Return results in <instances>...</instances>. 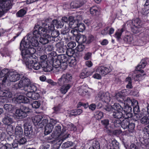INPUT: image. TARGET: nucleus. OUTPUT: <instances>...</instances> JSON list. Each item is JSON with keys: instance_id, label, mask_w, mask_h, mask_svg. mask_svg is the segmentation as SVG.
<instances>
[{"instance_id": "1", "label": "nucleus", "mask_w": 149, "mask_h": 149, "mask_svg": "<svg viewBox=\"0 0 149 149\" xmlns=\"http://www.w3.org/2000/svg\"><path fill=\"white\" fill-rule=\"evenodd\" d=\"M48 29H45L44 27L36 25L34 27L33 34L29 33L26 36V39L24 41L23 46L24 47L28 48L31 45L34 47L38 50H40L42 47L39 44L38 39L40 37L39 42L43 45L47 43L49 41V38L50 36L47 33Z\"/></svg>"}, {"instance_id": "2", "label": "nucleus", "mask_w": 149, "mask_h": 149, "mask_svg": "<svg viewBox=\"0 0 149 149\" xmlns=\"http://www.w3.org/2000/svg\"><path fill=\"white\" fill-rule=\"evenodd\" d=\"M26 37L23 39L20 43V49L22 50L21 54L22 58L25 62V64H28V62L30 61L31 57L34 58V55H33L36 52V50L32 47H31V44L30 46L28 48L24 47L23 46L24 41H25Z\"/></svg>"}, {"instance_id": "3", "label": "nucleus", "mask_w": 149, "mask_h": 149, "mask_svg": "<svg viewBox=\"0 0 149 149\" xmlns=\"http://www.w3.org/2000/svg\"><path fill=\"white\" fill-rule=\"evenodd\" d=\"M67 57L65 54H61L58 55L57 59L53 62L52 67V71L56 72L59 71L61 68L63 69L66 68Z\"/></svg>"}, {"instance_id": "4", "label": "nucleus", "mask_w": 149, "mask_h": 149, "mask_svg": "<svg viewBox=\"0 0 149 149\" xmlns=\"http://www.w3.org/2000/svg\"><path fill=\"white\" fill-rule=\"evenodd\" d=\"M63 22L56 19L53 20L52 23L46 22L42 24V27H44L45 29H48L49 31L53 30L54 29V26L57 28H61L63 26Z\"/></svg>"}, {"instance_id": "5", "label": "nucleus", "mask_w": 149, "mask_h": 149, "mask_svg": "<svg viewBox=\"0 0 149 149\" xmlns=\"http://www.w3.org/2000/svg\"><path fill=\"white\" fill-rule=\"evenodd\" d=\"M127 25L131 28L133 33H135L139 32L137 29L141 27L142 25L141 21L138 18L134 19L132 21H127Z\"/></svg>"}, {"instance_id": "6", "label": "nucleus", "mask_w": 149, "mask_h": 149, "mask_svg": "<svg viewBox=\"0 0 149 149\" xmlns=\"http://www.w3.org/2000/svg\"><path fill=\"white\" fill-rule=\"evenodd\" d=\"M21 77L20 75L16 72H10L7 77H6L2 82V85H5L10 82H15L19 80Z\"/></svg>"}, {"instance_id": "7", "label": "nucleus", "mask_w": 149, "mask_h": 149, "mask_svg": "<svg viewBox=\"0 0 149 149\" xmlns=\"http://www.w3.org/2000/svg\"><path fill=\"white\" fill-rule=\"evenodd\" d=\"M12 0H1V16L11 8Z\"/></svg>"}, {"instance_id": "8", "label": "nucleus", "mask_w": 149, "mask_h": 149, "mask_svg": "<svg viewBox=\"0 0 149 149\" xmlns=\"http://www.w3.org/2000/svg\"><path fill=\"white\" fill-rule=\"evenodd\" d=\"M73 19L74 18L72 17H70L69 19L70 27L71 29H75L77 27L79 32L83 31L85 29L84 24L83 23H79V22L76 21L73 22L72 21Z\"/></svg>"}, {"instance_id": "9", "label": "nucleus", "mask_w": 149, "mask_h": 149, "mask_svg": "<svg viewBox=\"0 0 149 149\" xmlns=\"http://www.w3.org/2000/svg\"><path fill=\"white\" fill-rule=\"evenodd\" d=\"M30 61L26 64V67L30 69L32 68L36 70H38L41 68H42L41 63L37 62H34L36 61V59L34 58L31 57L30 58Z\"/></svg>"}, {"instance_id": "10", "label": "nucleus", "mask_w": 149, "mask_h": 149, "mask_svg": "<svg viewBox=\"0 0 149 149\" xmlns=\"http://www.w3.org/2000/svg\"><path fill=\"white\" fill-rule=\"evenodd\" d=\"M30 111L28 107L24 106H22L20 109H17L15 112L16 116L19 119L25 118L27 116V113Z\"/></svg>"}, {"instance_id": "11", "label": "nucleus", "mask_w": 149, "mask_h": 149, "mask_svg": "<svg viewBox=\"0 0 149 149\" xmlns=\"http://www.w3.org/2000/svg\"><path fill=\"white\" fill-rule=\"evenodd\" d=\"M47 56L45 55L41 56L40 57V59L41 60L40 63H41L42 70L43 71L45 72H50L52 71V67L47 64Z\"/></svg>"}, {"instance_id": "12", "label": "nucleus", "mask_w": 149, "mask_h": 149, "mask_svg": "<svg viewBox=\"0 0 149 149\" xmlns=\"http://www.w3.org/2000/svg\"><path fill=\"white\" fill-rule=\"evenodd\" d=\"M72 79L71 74H63L58 80V83L60 85L69 83Z\"/></svg>"}, {"instance_id": "13", "label": "nucleus", "mask_w": 149, "mask_h": 149, "mask_svg": "<svg viewBox=\"0 0 149 149\" xmlns=\"http://www.w3.org/2000/svg\"><path fill=\"white\" fill-rule=\"evenodd\" d=\"M69 135V134H67L65 132V129L63 128V129L62 132H61V134L59 136H57L60 140H57V142L56 144L58 145L57 149H58L59 148L63 141L68 138Z\"/></svg>"}, {"instance_id": "14", "label": "nucleus", "mask_w": 149, "mask_h": 149, "mask_svg": "<svg viewBox=\"0 0 149 149\" xmlns=\"http://www.w3.org/2000/svg\"><path fill=\"white\" fill-rule=\"evenodd\" d=\"M57 121L54 119H51L49 123L45 126V134L47 135L51 133L53 129V125L57 123Z\"/></svg>"}, {"instance_id": "15", "label": "nucleus", "mask_w": 149, "mask_h": 149, "mask_svg": "<svg viewBox=\"0 0 149 149\" xmlns=\"http://www.w3.org/2000/svg\"><path fill=\"white\" fill-rule=\"evenodd\" d=\"M112 70L110 67L107 68L105 67L101 66L98 67L96 70V72L99 73L101 75L103 76L109 73Z\"/></svg>"}, {"instance_id": "16", "label": "nucleus", "mask_w": 149, "mask_h": 149, "mask_svg": "<svg viewBox=\"0 0 149 149\" xmlns=\"http://www.w3.org/2000/svg\"><path fill=\"white\" fill-rule=\"evenodd\" d=\"M24 125L25 135L29 137H31L33 133V129L31 126L27 124H24Z\"/></svg>"}, {"instance_id": "17", "label": "nucleus", "mask_w": 149, "mask_h": 149, "mask_svg": "<svg viewBox=\"0 0 149 149\" xmlns=\"http://www.w3.org/2000/svg\"><path fill=\"white\" fill-rule=\"evenodd\" d=\"M15 100L18 103H26L30 102V99L22 95L18 96L15 99Z\"/></svg>"}, {"instance_id": "18", "label": "nucleus", "mask_w": 149, "mask_h": 149, "mask_svg": "<svg viewBox=\"0 0 149 149\" xmlns=\"http://www.w3.org/2000/svg\"><path fill=\"white\" fill-rule=\"evenodd\" d=\"M86 2L85 0L84 1H76L72 2L70 4L71 8H77L81 6Z\"/></svg>"}, {"instance_id": "19", "label": "nucleus", "mask_w": 149, "mask_h": 149, "mask_svg": "<svg viewBox=\"0 0 149 149\" xmlns=\"http://www.w3.org/2000/svg\"><path fill=\"white\" fill-rule=\"evenodd\" d=\"M131 100L129 97H127L125 100H124V105L123 106H124V110L125 111H126L127 109L129 111H131Z\"/></svg>"}, {"instance_id": "20", "label": "nucleus", "mask_w": 149, "mask_h": 149, "mask_svg": "<svg viewBox=\"0 0 149 149\" xmlns=\"http://www.w3.org/2000/svg\"><path fill=\"white\" fill-rule=\"evenodd\" d=\"M84 12H79L77 13L74 17L71 16L74 18V19L72 20V22L76 21L79 22V21H81L84 18Z\"/></svg>"}, {"instance_id": "21", "label": "nucleus", "mask_w": 149, "mask_h": 149, "mask_svg": "<svg viewBox=\"0 0 149 149\" xmlns=\"http://www.w3.org/2000/svg\"><path fill=\"white\" fill-rule=\"evenodd\" d=\"M23 134V130L21 127L17 126L15 129V135L18 139L21 137Z\"/></svg>"}, {"instance_id": "22", "label": "nucleus", "mask_w": 149, "mask_h": 149, "mask_svg": "<svg viewBox=\"0 0 149 149\" xmlns=\"http://www.w3.org/2000/svg\"><path fill=\"white\" fill-rule=\"evenodd\" d=\"M43 116L42 115H38L34 116L32 118L33 123L35 125H39V123L43 118Z\"/></svg>"}, {"instance_id": "23", "label": "nucleus", "mask_w": 149, "mask_h": 149, "mask_svg": "<svg viewBox=\"0 0 149 149\" xmlns=\"http://www.w3.org/2000/svg\"><path fill=\"white\" fill-rule=\"evenodd\" d=\"M146 62L144 60H142L139 64L137 66L136 70L140 71L143 73L144 71L143 70H140L141 69L144 68L146 65Z\"/></svg>"}, {"instance_id": "24", "label": "nucleus", "mask_w": 149, "mask_h": 149, "mask_svg": "<svg viewBox=\"0 0 149 149\" xmlns=\"http://www.w3.org/2000/svg\"><path fill=\"white\" fill-rule=\"evenodd\" d=\"M71 87V85L70 84L63 85L60 88V91L62 94H65L67 92L68 90Z\"/></svg>"}, {"instance_id": "25", "label": "nucleus", "mask_w": 149, "mask_h": 149, "mask_svg": "<svg viewBox=\"0 0 149 149\" xmlns=\"http://www.w3.org/2000/svg\"><path fill=\"white\" fill-rule=\"evenodd\" d=\"M123 40L126 43L130 44L132 43L133 40V38L130 34L126 35L123 38Z\"/></svg>"}, {"instance_id": "26", "label": "nucleus", "mask_w": 149, "mask_h": 149, "mask_svg": "<svg viewBox=\"0 0 149 149\" xmlns=\"http://www.w3.org/2000/svg\"><path fill=\"white\" fill-rule=\"evenodd\" d=\"M100 11V8L96 6H92L90 10L91 14L94 15L98 14Z\"/></svg>"}, {"instance_id": "27", "label": "nucleus", "mask_w": 149, "mask_h": 149, "mask_svg": "<svg viewBox=\"0 0 149 149\" xmlns=\"http://www.w3.org/2000/svg\"><path fill=\"white\" fill-rule=\"evenodd\" d=\"M124 92H118L116 93L113 97V99H116L118 101H123L124 100V97L123 93Z\"/></svg>"}, {"instance_id": "28", "label": "nucleus", "mask_w": 149, "mask_h": 149, "mask_svg": "<svg viewBox=\"0 0 149 149\" xmlns=\"http://www.w3.org/2000/svg\"><path fill=\"white\" fill-rule=\"evenodd\" d=\"M1 97L10 98L12 97V93L7 90H3L1 91Z\"/></svg>"}, {"instance_id": "29", "label": "nucleus", "mask_w": 149, "mask_h": 149, "mask_svg": "<svg viewBox=\"0 0 149 149\" xmlns=\"http://www.w3.org/2000/svg\"><path fill=\"white\" fill-rule=\"evenodd\" d=\"M86 37L83 35L77 36L76 38L77 41L80 43H84L86 41Z\"/></svg>"}, {"instance_id": "30", "label": "nucleus", "mask_w": 149, "mask_h": 149, "mask_svg": "<svg viewBox=\"0 0 149 149\" xmlns=\"http://www.w3.org/2000/svg\"><path fill=\"white\" fill-rule=\"evenodd\" d=\"M10 72L8 69L4 68L1 71V77H4L3 79H4L6 77H8Z\"/></svg>"}, {"instance_id": "31", "label": "nucleus", "mask_w": 149, "mask_h": 149, "mask_svg": "<svg viewBox=\"0 0 149 149\" xmlns=\"http://www.w3.org/2000/svg\"><path fill=\"white\" fill-rule=\"evenodd\" d=\"M3 123L6 125H9L13 122V120L11 118L8 116H6L2 120Z\"/></svg>"}, {"instance_id": "32", "label": "nucleus", "mask_w": 149, "mask_h": 149, "mask_svg": "<svg viewBox=\"0 0 149 149\" xmlns=\"http://www.w3.org/2000/svg\"><path fill=\"white\" fill-rule=\"evenodd\" d=\"M54 136L56 137L59 136L61 133V127L60 126H56L55 128L54 131Z\"/></svg>"}, {"instance_id": "33", "label": "nucleus", "mask_w": 149, "mask_h": 149, "mask_svg": "<svg viewBox=\"0 0 149 149\" xmlns=\"http://www.w3.org/2000/svg\"><path fill=\"white\" fill-rule=\"evenodd\" d=\"M20 75L22 77L21 79H22V81L24 83L25 86H26L27 87V86L30 84V79L26 76H23L22 75Z\"/></svg>"}, {"instance_id": "34", "label": "nucleus", "mask_w": 149, "mask_h": 149, "mask_svg": "<svg viewBox=\"0 0 149 149\" xmlns=\"http://www.w3.org/2000/svg\"><path fill=\"white\" fill-rule=\"evenodd\" d=\"M125 113L123 115V118H125V119L128 120L131 118L132 116V113H130L131 111H129L127 109L126 111L124 110Z\"/></svg>"}, {"instance_id": "35", "label": "nucleus", "mask_w": 149, "mask_h": 149, "mask_svg": "<svg viewBox=\"0 0 149 149\" xmlns=\"http://www.w3.org/2000/svg\"><path fill=\"white\" fill-rule=\"evenodd\" d=\"M105 95L104 97V99L103 101L105 102L106 103H108L110 102L111 100V95L108 92H105Z\"/></svg>"}, {"instance_id": "36", "label": "nucleus", "mask_w": 149, "mask_h": 149, "mask_svg": "<svg viewBox=\"0 0 149 149\" xmlns=\"http://www.w3.org/2000/svg\"><path fill=\"white\" fill-rule=\"evenodd\" d=\"M129 123L128 120L124 119L121 123L120 125L123 129H125L127 128Z\"/></svg>"}, {"instance_id": "37", "label": "nucleus", "mask_w": 149, "mask_h": 149, "mask_svg": "<svg viewBox=\"0 0 149 149\" xmlns=\"http://www.w3.org/2000/svg\"><path fill=\"white\" fill-rule=\"evenodd\" d=\"M113 115L114 118L119 119L122 117L123 116V113L120 111H114Z\"/></svg>"}, {"instance_id": "38", "label": "nucleus", "mask_w": 149, "mask_h": 149, "mask_svg": "<svg viewBox=\"0 0 149 149\" xmlns=\"http://www.w3.org/2000/svg\"><path fill=\"white\" fill-rule=\"evenodd\" d=\"M105 92L102 91H100L98 93L96 97V98L99 100H101L103 101L104 97L105 95Z\"/></svg>"}, {"instance_id": "39", "label": "nucleus", "mask_w": 149, "mask_h": 149, "mask_svg": "<svg viewBox=\"0 0 149 149\" xmlns=\"http://www.w3.org/2000/svg\"><path fill=\"white\" fill-rule=\"evenodd\" d=\"M121 122L119 119L114 118L113 120L112 125L115 127H119L120 125Z\"/></svg>"}, {"instance_id": "40", "label": "nucleus", "mask_w": 149, "mask_h": 149, "mask_svg": "<svg viewBox=\"0 0 149 149\" xmlns=\"http://www.w3.org/2000/svg\"><path fill=\"white\" fill-rule=\"evenodd\" d=\"M124 29L123 28L118 29L117 31L116 32L115 34V37L118 40H119L120 38L122 33Z\"/></svg>"}, {"instance_id": "41", "label": "nucleus", "mask_w": 149, "mask_h": 149, "mask_svg": "<svg viewBox=\"0 0 149 149\" xmlns=\"http://www.w3.org/2000/svg\"><path fill=\"white\" fill-rule=\"evenodd\" d=\"M113 109L115 111H120L123 109V107L119 104L115 103L112 106Z\"/></svg>"}, {"instance_id": "42", "label": "nucleus", "mask_w": 149, "mask_h": 149, "mask_svg": "<svg viewBox=\"0 0 149 149\" xmlns=\"http://www.w3.org/2000/svg\"><path fill=\"white\" fill-rule=\"evenodd\" d=\"M140 122L143 125H147L149 124V118L147 116H144L141 119Z\"/></svg>"}, {"instance_id": "43", "label": "nucleus", "mask_w": 149, "mask_h": 149, "mask_svg": "<svg viewBox=\"0 0 149 149\" xmlns=\"http://www.w3.org/2000/svg\"><path fill=\"white\" fill-rule=\"evenodd\" d=\"M125 81L128 83L126 85V87L127 88H132V85L131 78L130 77H127L125 80Z\"/></svg>"}, {"instance_id": "44", "label": "nucleus", "mask_w": 149, "mask_h": 149, "mask_svg": "<svg viewBox=\"0 0 149 149\" xmlns=\"http://www.w3.org/2000/svg\"><path fill=\"white\" fill-rule=\"evenodd\" d=\"M27 90H29L30 91L34 92L37 90V88L36 86L33 84H30L27 86Z\"/></svg>"}, {"instance_id": "45", "label": "nucleus", "mask_w": 149, "mask_h": 149, "mask_svg": "<svg viewBox=\"0 0 149 149\" xmlns=\"http://www.w3.org/2000/svg\"><path fill=\"white\" fill-rule=\"evenodd\" d=\"M142 116L143 114L140 113H134L133 116V119L135 121L137 120L141 117Z\"/></svg>"}, {"instance_id": "46", "label": "nucleus", "mask_w": 149, "mask_h": 149, "mask_svg": "<svg viewBox=\"0 0 149 149\" xmlns=\"http://www.w3.org/2000/svg\"><path fill=\"white\" fill-rule=\"evenodd\" d=\"M4 109L8 111H12L13 109L14 106L11 104H6L4 106Z\"/></svg>"}, {"instance_id": "47", "label": "nucleus", "mask_w": 149, "mask_h": 149, "mask_svg": "<svg viewBox=\"0 0 149 149\" xmlns=\"http://www.w3.org/2000/svg\"><path fill=\"white\" fill-rule=\"evenodd\" d=\"M7 131L8 134L11 135L13 133L14 128L13 126L11 125H8L7 128Z\"/></svg>"}, {"instance_id": "48", "label": "nucleus", "mask_w": 149, "mask_h": 149, "mask_svg": "<svg viewBox=\"0 0 149 149\" xmlns=\"http://www.w3.org/2000/svg\"><path fill=\"white\" fill-rule=\"evenodd\" d=\"M145 74H138L136 75H135V74H134L133 75H132V74H130L129 75V76H130V77H131L132 76H134V77H132V78H133L134 79L135 81H139L141 79V78L142 76H143V75H144Z\"/></svg>"}, {"instance_id": "49", "label": "nucleus", "mask_w": 149, "mask_h": 149, "mask_svg": "<svg viewBox=\"0 0 149 149\" xmlns=\"http://www.w3.org/2000/svg\"><path fill=\"white\" fill-rule=\"evenodd\" d=\"M74 53V51L71 49H68L66 51L67 55L70 57H72L73 56Z\"/></svg>"}, {"instance_id": "50", "label": "nucleus", "mask_w": 149, "mask_h": 149, "mask_svg": "<svg viewBox=\"0 0 149 149\" xmlns=\"http://www.w3.org/2000/svg\"><path fill=\"white\" fill-rule=\"evenodd\" d=\"M26 11L23 9L20 10L17 13V15L18 17H22L24 16L26 13Z\"/></svg>"}, {"instance_id": "51", "label": "nucleus", "mask_w": 149, "mask_h": 149, "mask_svg": "<svg viewBox=\"0 0 149 149\" xmlns=\"http://www.w3.org/2000/svg\"><path fill=\"white\" fill-rule=\"evenodd\" d=\"M61 43H58L56 45L57 47V50L60 53H63L65 51V49H64L62 46H60Z\"/></svg>"}, {"instance_id": "52", "label": "nucleus", "mask_w": 149, "mask_h": 149, "mask_svg": "<svg viewBox=\"0 0 149 149\" xmlns=\"http://www.w3.org/2000/svg\"><path fill=\"white\" fill-rule=\"evenodd\" d=\"M49 30L47 31V32H49ZM52 31L51 35L52 36L53 38L56 37L58 36L59 35V32L56 30L51 31Z\"/></svg>"}, {"instance_id": "53", "label": "nucleus", "mask_w": 149, "mask_h": 149, "mask_svg": "<svg viewBox=\"0 0 149 149\" xmlns=\"http://www.w3.org/2000/svg\"><path fill=\"white\" fill-rule=\"evenodd\" d=\"M40 105V102L38 101H34L31 104V106L32 107L35 108H38Z\"/></svg>"}, {"instance_id": "54", "label": "nucleus", "mask_w": 149, "mask_h": 149, "mask_svg": "<svg viewBox=\"0 0 149 149\" xmlns=\"http://www.w3.org/2000/svg\"><path fill=\"white\" fill-rule=\"evenodd\" d=\"M22 79H21L18 84H16L15 86L16 88H21L24 86V85L22 81Z\"/></svg>"}, {"instance_id": "55", "label": "nucleus", "mask_w": 149, "mask_h": 149, "mask_svg": "<svg viewBox=\"0 0 149 149\" xmlns=\"http://www.w3.org/2000/svg\"><path fill=\"white\" fill-rule=\"evenodd\" d=\"M85 48L84 46L82 45H78L75 49V50L79 52L83 51Z\"/></svg>"}, {"instance_id": "56", "label": "nucleus", "mask_w": 149, "mask_h": 149, "mask_svg": "<svg viewBox=\"0 0 149 149\" xmlns=\"http://www.w3.org/2000/svg\"><path fill=\"white\" fill-rule=\"evenodd\" d=\"M103 113L101 111L97 112L95 116L96 118L98 120L101 119L103 117Z\"/></svg>"}, {"instance_id": "57", "label": "nucleus", "mask_w": 149, "mask_h": 149, "mask_svg": "<svg viewBox=\"0 0 149 149\" xmlns=\"http://www.w3.org/2000/svg\"><path fill=\"white\" fill-rule=\"evenodd\" d=\"M90 74L88 72H83L80 74V77L81 79H84L88 76Z\"/></svg>"}, {"instance_id": "58", "label": "nucleus", "mask_w": 149, "mask_h": 149, "mask_svg": "<svg viewBox=\"0 0 149 149\" xmlns=\"http://www.w3.org/2000/svg\"><path fill=\"white\" fill-rule=\"evenodd\" d=\"M48 120L47 119H44L42 122L39 124V126L40 127H42L43 126L45 125L48 123Z\"/></svg>"}, {"instance_id": "59", "label": "nucleus", "mask_w": 149, "mask_h": 149, "mask_svg": "<svg viewBox=\"0 0 149 149\" xmlns=\"http://www.w3.org/2000/svg\"><path fill=\"white\" fill-rule=\"evenodd\" d=\"M40 97V95L37 93L33 92L31 99L36 100L38 99Z\"/></svg>"}, {"instance_id": "60", "label": "nucleus", "mask_w": 149, "mask_h": 149, "mask_svg": "<svg viewBox=\"0 0 149 149\" xmlns=\"http://www.w3.org/2000/svg\"><path fill=\"white\" fill-rule=\"evenodd\" d=\"M76 44L75 42H71L68 43L67 44L68 47L69 48V49H72L74 48L76 46Z\"/></svg>"}, {"instance_id": "61", "label": "nucleus", "mask_w": 149, "mask_h": 149, "mask_svg": "<svg viewBox=\"0 0 149 149\" xmlns=\"http://www.w3.org/2000/svg\"><path fill=\"white\" fill-rule=\"evenodd\" d=\"M83 87L81 86L79 89L78 92L79 94L81 95H84L86 94V91H84L83 89Z\"/></svg>"}, {"instance_id": "62", "label": "nucleus", "mask_w": 149, "mask_h": 149, "mask_svg": "<svg viewBox=\"0 0 149 149\" xmlns=\"http://www.w3.org/2000/svg\"><path fill=\"white\" fill-rule=\"evenodd\" d=\"M92 53L90 52H88L85 54L84 58L85 60H88L90 59L91 57Z\"/></svg>"}, {"instance_id": "63", "label": "nucleus", "mask_w": 149, "mask_h": 149, "mask_svg": "<svg viewBox=\"0 0 149 149\" xmlns=\"http://www.w3.org/2000/svg\"><path fill=\"white\" fill-rule=\"evenodd\" d=\"M134 124L132 123H130V122L127 128L129 129V130L130 131L132 132V131L134 129Z\"/></svg>"}, {"instance_id": "64", "label": "nucleus", "mask_w": 149, "mask_h": 149, "mask_svg": "<svg viewBox=\"0 0 149 149\" xmlns=\"http://www.w3.org/2000/svg\"><path fill=\"white\" fill-rule=\"evenodd\" d=\"M71 146V143L70 142H67L64 143L62 146V147L63 148H66L69 147Z\"/></svg>"}]
</instances>
